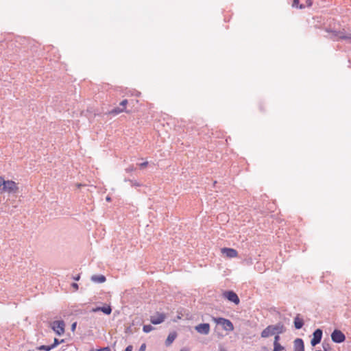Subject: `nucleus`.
I'll use <instances>...</instances> for the list:
<instances>
[{"label": "nucleus", "instance_id": "obj_1", "mask_svg": "<svg viewBox=\"0 0 351 351\" xmlns=\"http://www.w3.org/2000/svg\"><path fill=\"white\" fill-rule=\"evenodd\" d=\"M286 329L284 324L278 322L275 325H269L267 326L261 334L262 338H267L274 335H280L285 332Z\"/></svg>", "mask_w": 351, "mask_h": 351}, {"label": "nucleus", "instance_id": "obj_2", "mask_svg": "<svg viewBox=\"0 0 351 351\" xmlns=\"http://www.w3.org/2000/svg\"><path fill=\"white\" fill-rule=\"evenodd\" d=\"M213 319L215 323L221 325L225 330L232 331L234 330V326L229 319L223 317H213Z\"/></svg>", "mask_w": 351, "mask_h": 351}, {"label": "nucleus", "instance_id": "obj_3", "mask_svg": "<svg viewBox=\"0 0 351 351\" xmlns=\"http://www.w3.org/2000/svg\"><path fill=\"white\" fill-rule=\"evenodd\" d=\"M2 191L8 193H15L18 191V186L15 182L12 180L5 181L4 180Z\"/></svg>", "mask_w": 351, "mask_h": 351}, {"label": "nucleus", "instance_id": "obj_4", "mask_svg": "<svg viewBox=\"0 0 351 351\" xmlns=\"http://www.w3.org/2000/svg\"><path fill=\"white\" fill-rule=\"evenodd\" d=\"M331 339L335 343H341L346 340V336L341 330L335 329L331 334Z\"/></svg>", "mask_w": 351, "mask_h": 351}, {"label": "nucleus", "instance_id": "obj_5", "mask_svg": "<svg viewBox=\"0 0 351 351\" xmlns=\"http://www.w3.org/2000/svg\"><path fill=\"white\" fill-rule=\"evenodd\" d=\"M64 326L63 320L54 321L52 324V329L58 335H62L64 332Z\"/></svg>", "mask_w": 351, "mask_h": 351}, {"label": "nucleus", "instance_id": "obj_6", "mask_svg": "<svg viewBox=\"0 0 351 351\" xmlns=\"http://www.w3.org/2000/svg\"><path fill=\"white\" fill-rule=\"evenodd\" d=\"M323 331L320 328L316 329L313 333V338L311 340L312 346H315L321 342Z\"/></svg>", "mask_w": 351, "mask_h": 351}, {"label": "nucleus", "instance_id": "obj_7", "mask_svg": "<svg viewBox=\"0 0 351 351\" xmlns=\"http://www.w3.org/2000/svg\"><path fill=\"white\" fill-rule=\"evenodd\" d=\"M223 295L225 298L235 304H239L240 302L238 295L233 291H226L223 292Z\"/></svg>", "mask_w": 351, "mask_h": 351}, {"label": "nucleus", "instance_id": "obj_8", "mask_svg": "<svg viewBox=\"0 0 351 351\" xmlns=\"http://www.w3.org/2000/svg\"><path fill=\"white\" fill-rule=\"evenodd\" d=\"M128 104L127 99H123L119 104V106L114 108L112 110L109 112V114L112 115H117L119 113L123 112L125 110V106Z\"/></svg>", "mask_w": 351, "mask_h": 351}, {"label": "nucleus", "instance_id": "obj_9", "mask_svg": "<svg viewBox=\"0 0 351 351\" xmlns=\"http://www.w3.org/2000/svg\"><path fill=\"white\" fill-rule=\"evenodd\" d=\"M195 330L202 335H208L210 332V324L208 323L199 324L195 327Z\"/></svg>", "mask_w": 351, "mask_h": 351}, {"label": "nucleus", "instance_id": "obj_10", "mask_svg": "<svg viewBox=\"0 0 351 351\" xmlns=\"http://www.w3.org/2000/svg\"><path fill=\"white\" fill-rule=\"evenodd\" d=\"M165 319V315L164 313H157L156 315L151 316L150 322L154 325L162 323Z\"/></svg>", "mask_w": 351, "mask_h": 351}, {"label": "nucleus", "instance_id": "obj_11", "mask_svg": "<svg viewBox=\"0 0 351 351\" xmlns=\"http://www.w3.org/2000/svg\"><path fill=\"white\" fill-rule=\"evenodd\" d=\"M221 252L228 258H234L238 255L237 251L232 248L223 247L221 249Z\"/></svg>", "mask_w": 351, "mask_h": 351}, {"label": "nucleus", "instance_id": "obj_12", "mask_svg": "<svg viewBox=\"0 0 351 351\" xmlns=\"http://www.w3.org/2000/svg\"><path fill=\"white\" fill-rule=\"evenodd\" d=\"M294 351H304V344L302 339L297 338L293 341Z\"/></svg>", "mask_w": 351, "mask_h": 351}, {"label": "nucleus", "instance_id": "obj_13", "mask_svg": "<svg viewBox=\"0 0 351 351\" xmlns=\"http://www.w3.org/2000/svg\"><path fill=\"white\" fill-rule=\"evenodd\" d=\"M177 337L176 332H170L165 341L166 346H169Z\"/></svg>", "mask_w": 351, "mask_h": 351}, {"label": "nucleus", "instance_id": "obj_14", "mask_svg": "<svg viewBox=\"0 0 351 351\" xmlns=\"http://www.w3.org/2000/svg\"><path fill=\"white\" fill-rule=\"evenodd\" d=\"M90 279L93 282L96 283H103L106 280L104 275H93L91 276Z\"/></svg>", "mask_w": 351, "mask_h": 351}, {"label": "nucleus", "instance_id": "obj_15", "mask_svg": "<svg viewBox=\"0 0 351 351\" xmlns=\"http://www.w3.org/2000/svg\"><path fill=\"white\" fill-rule=\"evenodd\" d=\"M294 326L296 329H300L304 326V320L299 317V315H298L293 321Z\"/></svg>", "mask_w": 351, "mask_h": 351}, {"label": "nucleus", "instance_id": "obj_16", "mask_svg": "<svg viewBox=\"0 0 351 351\" xmlns=\"http://www.w3.org/2000/svg\"><path fill=\"white\" fill-rule=\"evenodd\" d=\"M338 36L340 39L346 40L351 43V34L339 33Z\"/></svg>", "mask_w": 351, "mask_h": 351}, {"label": "nucleus", "instance_id": "obj_17", "mask_svg": "<svg viewBox=\"0 0 351 351\" xmlns=\"http://www.w3.org/2000/svg\"><path fill=\"white\" fill-rule=\"evenodd\" d=\"M101 311L106 315H110L112 312V308L109 305L101 306Z\"/></svg>", "mask_w": 351, "mask_h": 351}, {"label": "nucleus", "instance_id": "obj_18", "mask_svg": "<svg viewBox=\"0 0 351 351\" xmlns=\"http://www.w3.org/2000/svg\"><path fill=\"white\" fill-rule=\"evenodd\" d=\"M292 6L293 8H300V9H303L305 8V5L304 4H302V3L300 4V0H293Z\"/></svg>", "mask_w": 351, "mask_h": 351}, {"label": "nucleus", "instance_id": "obj_19", "mask_svg": "<svg viewBox=\"0 0 351 351\" xmlns=\"http://www.w3.org/2000/svg\"><path fill=\"white\" fill-rule=\"evenodd\" d=\"M154 330V327L152 325H144L143 327V331L145 333H148Z\"/></svg>", "mask_w": 351, "mask_h": 351}, {"label": "nucleus", "instance_id": "obj_20", "mask_svg": "<svg viewBox=\"0 0 351 351\" xmlns=\"http://www.w3.org/2000/svg\"><path fill=\"white\" fill-rule=\"evenodd\" d=\"M63 341H64V339H62L61 341H59L58 339L55 338L54 340H53V343L51 345H50L51 349L55 348L56 346H58L60 343H62Z\"/></svg>", "mask_w": 351, "mask_h": 351}, {"label": "nucleus", "instance_id": "obj_21", "mask_svg": "<svg viewBox=\"0 0 351 351\" xmlns=\"http://www.w3.org/2000/svg\"><path fill=\"white\" fill-rule=\"evenodd\" d=\"M39 350L50 351L51 350V346L42 345L38 348Z\"/></svg>", "mask_w": 351, "mask_h": 351}, {"label": "nucleus", "instance_id": "obj_22", "mask_svg": "<svg viewBox=\"0 0 351 351\" xmlns=\"http://www.w3.org/2000/svg\"><path fill=\"white\" fill-rule=\"evenodd\" d=\"M274 349L276 351H282L285 349V348L281 346L280 343L274 344Z\"/></svg>", "mask_w": 351, "mask_h": 351}, {"label": "nucleus", "instance_id": "obj_23", "mask_svg": "<svg viewBox=\"0 0 351 351\" xmlns=\"http://www.w3.org/2000/svg\"><path fill=\"white\" fill-rule=\"evenodd\" d=\"M124 181H125V182H130L132 186H140V184H139V183H138V182H136V181H134V180H130V179H126V178H125V179L124 180Z\"/></svg>", "mask_w": 351, "mask_h": 351}, {"label": "nucleus", "instance_id": "obj_24", "mask_svg": "<svg viewBox=\"0 0 351 351\" xmlns=\"http://www.w3.org/2000/svg\"><path fill=\"white\" fill-rule=\"evenodd\" d=\"M280 339V335H276L274 337V344L279 343Z\"/></svg>", "mask_w": 351, "mask_h": 351}, {"label": "nucleus", "instance_id": "obj_25", "mask_svg": "<svg viewBox=\"0 0 351 351\" xmlns=\"http://www.w3.org/2000/svg\"><path fill=\"white\" fill-rule=\"evenodd\" d=\"M322 347L324 351H328V350L330 349V346L328 343H323Z\"/></svg>", "mask_w": 351, "mask_h": 351}, {"label": "nucleus", "instance_id": "obj_26", "mask_svg": "<svg viewBox=\"0 0 351 351\" xmlns=\"http://www.w3.org/2000/svg\"><path fill=\"white\" fill-rule=\"evenodd\" d=\"M98 311H101V306L93 308L91 310H90V312H93V313H96Z\"/></svg>", "mask_w": 351, "mask_h": 351}, {"label": "nucleus", "instance_id": "obj_27", "mask_svg": "<svg viewBox=\"0 0 351 351\" xmlns=\"http://www.w3.org/2000/svg\"><path fill=\"white\" fill-rule=\"evenodd\" d=\"M134 170V167L133 166H130L129 167L125 169V171L127 173H130Z\"/></svg>", "mask_w": 351, "mask_h": 351}, {"label": "nucleus", "instance_id": "obj_28", "mask_svg": "<svg viewBox=\"0 0 351 351\" xmlns=\"http://www.w3.org/2000/svg\"><path fill=\"white\" fill-rule=\"evenodd\" d=\"M145 349H146V345H145V343H143V344L140 346V348H139V349H138V351H145Z\"/></svg>", "mask_w": 351, "mask_h": 351}, {"label": "nucleus", "instance_id": "obj_29", "mask_svg": "<svg viewBox=\"0 0 351 351\" xmlns=\"http://www.w3.org/2000/svg\"><path fill=\"white\" fill-rule=\"evenodd\" d=\"M76 326H77V322H73L72 324H71V329L73 332L75 331V328H76Z\"/></svg>", "mask_w": 351, "mask_h": 351}, {"label": "nucleus", "instance_id": "obj_30", "mask_svg": "<svg viewBox=\"0 0 351 351\" xmlns=\"http://www.w3.org/2000/svg\"><path fill=\"white\" fill-rule=\"evenodd\" d=\"M147 165H148V162H144L139 164V167L141 168H144V167H147Z\"/></svg>", "mask_w": 351, "mask_h": 351}, {"label": "nucleus", "instance_id": "obj_31", "mask_svg": "<svg viewBox=\"0 0 351 351\" xmlns=\"http://www.w3.org/2000/svg\"><path fill=\"white\" fill-rule=\"evenodd\" d=\"M133 347L132 346H128L125 348L124 351H132Z\"/></svg>", "mask_w": 351, "mask_h": 351}, {"label": "nucleus", "instance_id": "obj_32", "mask_svg": "<svg viewBox=\"0 0 351 351\" xmlns=\"http://www.w3.org/2000/svg\"><path fill=\"white\" fill-rule=\"evenodd\" d=\"M4 179L2 177H0V189L3 186Z\"/></svg>", "mask_w": 351, "mask_h": 351}, {"label": "nucleus", "instance_id": "obj_33", "mask_svg": "<svg viewBox=\"0 0 351 351\" xmlns=\"http://www.w3.org/2000/svg\"><path fill=\"white\" fill-rule=\"evenodd\" d=\"M71 286H72V287H73L75 289H78V285L76 282L72 283Z\"/></svg>", "mask_w": 351, "mask_h": 351}, {"label": "nucleus", "instance_id": "obj_34", "mask_svg": "<svg viewBox=\"0 0 351 351\" xmlns=\"http://www.w3.org/2000/svg\"><path fill=\"white\" fill-rule=\"evenodd\" d=\"M73 278L74 280L78 281L80 280V276L78 274V275L74 276Z\"/></svg>", "mask_w": 351, "mask_h": 351}, {"label": "nucleus", "instance_id": "obj_35", "mask_svg": "<svg viewBox=\"0 0 351 351\" xmlns=\"http://www.w3.org/2000/svg\"><path fill=\"white\" fill-rule=\"evenodd\" d=\"M106 201H108V202L110 201V197L108 196V197H106Z\"/></svg>", "mask_w": 351, "mask_h": 351}, {"label": "nucleus", "instance_id": "obj_36", "mask_svg": "<svg viewBox=\"0 0 351 351\" xmlns=\"http://www.w3.org/2000/svg\"><path fill=\"white\" fill-rule=\"evenodd\" d=\"M263 349L265 350V351H268V350L265 347H264Z\"/></svg>", "mask_w": 351, "mask_h": 351}, {"label": "nucleus", "instance_id": "obj_37", "mask_svg": "<svg viewBox=\"0 0 351 351\" xmlns=\"http://www.w3.org/2000/svg\"><path fill=\"white\" fill-rule=\"evenodd\" d=\"M221 351H227V350H226L224 349H221Z\"/></svg>", "mask_w": 351, "mask_h": 351}, {"label": "nucleus", "instance_id": "obj_38", "mask_svg": "<svg viewBox=\"0 0 351 351\" xmlns=\"http://www.w3.org/2000/svg\"><path fill=\"white\" fill-rule=\"evenodd\" d=\"M180 351H187V350H181Z\"/></svg>", "mask_w": 351, "mask_h": 351}, {"label": "nucleus", "instance_id": "obj_39", "mask_svg": "<svg viewBox=\"0 0 351 351\" xmlns=\"http://www.w3.org/2000/svg\"><path fill=\"white\" fill-rule=\"evenodd\" d=\"M273 351H276V350L274 349Z\"/></svg>", "mask_w": 351, "mask_h": 351}, {"label": "nucleus", "instance_id": "obj_40", "mask_svg": "<svg viewBox=\"0 0 351 351\" xmlns=\"http://www.w3.org/2000/svg\"><path fill=\"white\" fill-rule=\"evenodd\" d=\"M315 351H322V350H315Z\"/></svg>", "mask_w": 351, "mask_h": 351}]
</instances>
